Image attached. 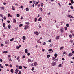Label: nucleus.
Masks as SVG:
<instances>
[{"label":"nucleus","instance_id":"25","mask_svg":"<svg viewBox=\"0 0 74 74\" xmlns=\"http://www.w3.org/2000/svg\"><path fill=\"white\" fill-rule=\"evenodd\" d=\"M10 71L11 72V73H14V70L13 69H12Z\"/></svg>","mask_w":74,"mask_h":74},{"label":"nucleus","instance_id":"58","mask_svg":"<svg viewBox=\"0 0 74 74\" xmlns=\"http://www.w3.org/2000/svg\"><path fill=\"white\" fill-rule=\"evenodd\" d=\"M1 8L3 10L4 9V7H1Z\"/></svg>","mask_w":74,"mask_h":74},{"label":"nucleus","instance_id":"6","mask_svg":"<svg viewBox=\"0 0 74 74\" xmlns=\"http://www.w3.org/2000/svg\"><path fill=\"white\" fill-rule=\"evenodd\" d=\"M63 29H64V28H63L60 29V32H61V33H62L63 32H64V31H63Z\"/></svg>","mask_w":74,"mask_h":74},{"label":"nucleus","instance_id":"12","mask_svg":"<svg viewBox=\"0 0 74 74\" xmlns=\"http://www.w3.org/2000/svg\"><path fill=\"white\" fill-rule=\"evenodd\" d=\"M21 47V45H19V46H17L16 47V48L17 49H19V48Z\"/></svg>","mask_w":74,"mask_h":74},{"label":"nucleus","instance_id":"35","mask_svg":"<svg viewBox=\"0 0 74 74\" xmlns=\"http://www.w3.org/2000/svg\"><path fill=\"white\" fill-rule=\"evenodd\" d=\"M65 30H67V27H65Z\"/></svg>","mask_w":74,"mask_h":74},{"label":"nucleus","instance_id":"22","mask_svg":"<svg viewBox=\"0 0 74 74\" xmlns=\"http://www.w3.org/2000/svg\"><path fill=\"white\" fill-rule=\"evenodd\" d=\"M28 62L29 63V62H32L31 61V59H28Z\"/></svg>","mask_w":74,"mask_h":74},{"label":"nucleus","instance_id":"55","mask_svg":"<svg viewBox=\"0 0 74 74\" xmlns=\"http://www.w3.org/2000/svg\"><path fill=\"white\" fill-rule=\"evenodd\" d=\"M1 45L2 46V47H3V46H4V45H3V44H1Z\"/></svg>","mask_w":74,"mask_h":74},{"label":"nucleus","instance_id":"24","mask_svg":"<svg viewBox=\"0 0 74 74\" xmlns=\"http://www.w3.org/2000/svg\"><path fill=\"white\" fill-rule=\"evenodd\" d=\"M12 9L13 10V11H15V8H14V6H12Z\"/></svg>","mask_w":74,"mask_h":74},{"label":"nucleus","instance_id":"52","mask_svg":"<svg viewBox=\"0 0 74 74\" xmlns=\"http://www.w3.org/2000/svg\"><path fill=\"white\" fill-rule=\"evenodd\" d=\"M70 8H71V9H73V8H74L73 6H71L70 7Z\"/></svg>","mask_w":74,"mask_h":74},{"label":"nucleus","instance_id":"31","mask_svg":"<svg viewBox=\"0 0 74 74\" xmlns=\"http://www.w3.org/2000/svg\"><path fill=\"white\" fill-rule=\"evenodd\" d=\"M41 6H42V7H43V6H44V5L43 4V3L42 2L41 3Z\"/></svg>","mask_w":74,"mask_h":74},{"label":"nucleus","instance_id":"47","mask_svg":"<svg viewBox=\"0 0 74 74\" xmlns=\"http://www.w3.org/2000/svg\"><path fill=\"white\" fill-rule=\"evenodd\" d=\"M23 59L25 58V56L24 55L23 56Z\"/></svg>","mask_w":74,"mask_h":74},{"label":"nucleus","instance_id":"29","mask_svg":"<svg viewBox=\"0 0 74 74\" xmlns=\"http://www.w3.org/2000/svg\"><path fill=\"white\" fill-rule=\"evenodd\" d=\"M38 4V2H36V3L35 4V5L36 6Z\"/></svg>","mask_w":74,"mask_h":74},{"label":"nucleus","instance_id":"46","mask_svg":"<svg viewBox=\"0 0 74 74\" xmlns=\"http://www.w3.org/2000/svg\"><path fill=\"white\" fill-rule=\"evenodd\" d=\"M23 67L24 68V69H27V67L25 66H23Z\"/></svg>","mask_w":74,"mask_h":74},{"label":"nucleus","instance_id":"8","mask_svg":"<svg viewBox=\"0 0 74 74\" xmlns=\"http://www.w3.org/2000/svg\"><path fill=\"white\" fill-rule=\"evenodd\" d=\"M68 55L69 56H71L73 55V54L71 53H70Z\"/></svg>","mask_w":74,"mask_h":74},{"label":"nucleus","instance_id":"34","mask_svg":"<svg viewBox=\"0 0 74 74\" xmlns=\"http://www.w3.org/2000/svg\"><path fill=\"white\" fill-rule=\"evenodd\" d=\"M19 14H17V17H19Z\"/></svg>","mask_w":74,"mask_h":74},{"label":"nucleus","instance_id":"21","mask_svg":"<svg viewBox=\"0 0 74 74\" xmlns=\"http://www.w3.org/2000/svg\"><path fill=\"white\" fill-rule=\"evenodd\" d=\"M54 56H55V58H56L57 56H58V54L56 53L54 54Z\"/></svg>","mask_w":74,"mask_h":74},{"label":"nucleus","instance_id":"64","mask_svg":"<svg viewBox=\"0 0 74 74\" xmlns=\"http://www.w3.org/2000/svg\"><path fill=\"white\" fill-rule=\"evenodd\" d=\"M62 60H65L64 58H62Z\"/></svg>","mask_w":74,"mask_h":74},{"label":"nucleus","instance_id":"51","mask_svg":"<svg viewBox=\"0 0 74 74\" xmlns=\"http://www.w3.org/2000/svg\"><path fill=\"white\" fill-rule=\"evenodd\" d=\"M0 61L1 62H3V60L2 59H0Z\"/></svg>","mask_w":74,"mask_h":74},{"label":"nucleus","instance_id":"57","mask_svg":"<svg viewBox=\"0 0 74 74\" xmlns=\"http://www.w3.org/2000/svg\"><path fill=\"white\" fill-rule=\"evenodd\" d=\"M61 66H62V64H60L58 66L59 67H61Z\"/></svg>","mask_w":74,"mask_h":74},{"label":"nucleus","instance_id":"32","mask_svg":"<svg viewBox=\"0 0 74 74\" xmlns=\"http://www.w3.org/2000/svg\"><path fill=\"white\" fill-rule=\"evenodd\" d=\"M56 63L55 62L53 63V65H52L53 66H55V65Z\"/></svg>","mask_w":74,"mask_h":74},{"label":"nucleus","instance_id":"38","mask_svg":"<svg viewBox=\"0 0 74 74\" xmlns=\"http://www.w3.org/2000/svg\"><path fill=\"white\" fill-rule=\"evenodd\" d=\"M34 67H32V68L31 70H32V71H33V70H34Z\"/></svg>","mask_w":74,"mask_h":74},{"label":"nucleus","instance_id":"2","mask_svg":"<svg viewBox=\"0 0 74 74\" xmlns=\"http://www.w3.org/2000/svg\"><path fill=\"white\" fill-rule=\"evenodd\" d=\"M5 43L6 44H9L10 43V41H9L8 40H6L5 42Z\"/></svg>","mask_w":74,"mask_h":74},{"label":"nucleus","instance_id":"4","mask_svg":"<svg viewBox=\"0 0 74 74\" xmlns=\"http://www.w3.org/2000/svg\"><path fill=\"white\" fill-rule=\"evenodd\" d=\"M30 59L31 62H33V60H34V59L33 58H31Z\"/></svg>","mask_w":74,"mask_h":74},{"label":"nucleus","instance_id":"41","mask_svg":"<svg viewBox=\"0 0 74 74\" xmlns=\"http://www.w3.org/2000/svg\"><path fill=\"white\" fill-rule=\"evenodd\" d=\"M0 17H2V18H3V15L0 14Z\"/></svg>","mask_w":74,"mask_h":74},{"label":"nucleus","instance_id":"54","mask_svg":"<svg viewBox=\"0 0 74 74\" xmlns=\"http://www.w3.org/2000/svg\"><path fill=\"white\" fill-rule=\"evenodd\" d=\"M10 58L11 57V56L10 55H8V58Z\"/></svg>","mask_w":74,"mask_h":74},{"label":"nucleus","instance_id":"26","mask_svg":"<svg viewBox=\"0 0 74 74\" xmlns=\"http://www.w3.org/2000/svg\"><path fill=\"white\" fill-rule=\"evenodd\" d=\"M3 53H8V51H4L3 52Z\"/></svg>","mask_w":74,"mask_h":74},{"label":"nucleus","instance_id":"62","mask_svg":"<svg viewBox=\"0 0 74 74\" xmlns=\"http://www.w3.org/2000/svg\"><path fill=\"white\" fill-rule=\"evenodd\" d=\"M21 74V71H19V73L18 74Z\"/></svg>","mask_w":74,"mask_h":74},{"label":"nucleus","instance_id":"17","mask_svg":"<svg viewBox=\"0 0 74 74\" xmlns=\"http://www.w3.org/2000/svg\"><path fill=\"white\" fill-rule=\"evenodd\" d=\"M69 37L70 38H72V37H73V36H72V35H69Z\"/></svg>","mask_w":74,"mask_h":74},{"label":"nucleus","instance_id":"3","mask_svg":"<svg viewBox=\"0 0 74 74\" xmlns=\"http://www.w3.org/2000/svg\"><path fill=\"white\" fill-rule=\"evenodd\" d=\"M8 17H11V18H12V15H10V13H8Z\"/></svg>","mask_w":74,"mask_h":74},{"label":"nucleus","instance_id":"18","mask_svg":"<svg viewBox=\"0 0 74 74\" xmlns=\"http://www.w3.org/2000/svg\"><path fill=\"white\" fill-rule=\"evenodd\" d=\"M52 51V52H53V51H52V49H49L48 50V52H50V51Z\"/></svg>","mask_w":74,"mask_h":74},{"label":"nucleus","instance_id":"63","mask_svg":"<svg viewBox=\"0 0 74 74\" xmlns=\"http://www.w3.org/2000/svg\"><path fill=\"white\" fill-rule=\"evenodd\" d=\"M51 40L50 39V40H48V42H51Z\"/></svg>","mask_w":74,"mask_h":74},{"label":"nucleus","instance_id":"50","mask_svg":"<svg viewBox=\"0 0 74 74\" xmlns=\"http://www.w3.org/2000/svg\"><path fill=\"white\" fill-rule=\"evenodd\" d=\"M7 22H8V23H9L10 22V21L8 20L7 21Z\"/></svg>","mask_w":74,"mask_h":74},{"label":"nucleus","instance_id":"37","mask_svg":"<svg viewBox=\"0 0 74 74\" xmlns=\"http://www.w3.org/2000/svg\"><path fill=\"white\" fill-rule=\"evenodd\" d=\"M37 62H35L34 64V66H36L37 64Z\"/></svg>","mask_w":74,"mask_h":74},{"label":"nucleus","instance_id":"9","mask_svg":"<svg viewBox=\"0 0 74 74\" xmlns=\"http://www.w3.org/2000/svg\"><path fill=\"white\" fill-rule=\"evenodd\" d=\"M8 28L9 29H11V25L10 24H9L8 26Z\"/></svg>","mask_w":74,"mask_h":74},{"label":"nucleus","instance_id":"36","mask_svg":"<svg viewBox=\"0 0 74 74\" xmlns=\"http://www.w3.org/2000/svg\"><path fill=\"white\" fill-rule=\"evenodd\" d=\"M20 8L22 9V8H23V6L21 5V6L20 7Z\"/></svg>","mask_w":74,"mask_h":74},{"label":"nucleus","instance_id":"60","mask_svg":"<svg viewBox=\"0 0 74 74\" xmlns=\"http://www.w3.org/2000/svg\"><path fill=\"white\" fill-rule=\"evenodd\" d=\"M5 66H8V64H5Z\"/></svg>","mask_w":74,"mask_h":74},{"label":"nucleus","instance_id":"7","mask_svg":"<svg viewBox=\"0 0 74 74\" xmlns=\"http://www.w3.org/2000/svg\"><path fill=\"white\" fill-rule=\"evenodd\" d=\"M67 16V17H69V18H73V17H72V16H71V15H68Z\"/></svg>","mask_w":74,"mask_h":74},{"label":"nucleus","instance_id":"42","mask_svg":"<svg viewBox=\"0 0 74 74\" xmlns=\"http://www.w3.org/2000/svg\"><path fill=\"white\" fill-rule=\"evenodd\" d=\"M3 19H4V20H6V17L5 16H4L3 17Z\"/></svg>","mask_w":74,"mask_h":74},{"label":"nucleus","instance_id":"48","mask_svg":"<svg viewBox=\"0 0 74 74\" xmlns=\"http://www.w3.org/2000/svg\"><path fill=\"white\" fill-rule=\"evenodd\" d=\"M27 55L28 56H29V55H30V53H28Z\"/></svg>","mask_w":74,"mask_h":74},{"label":"nucleus","instance_id":"45","mask_svg":"<svg viewBox=\"0 0 74 74\" xmlns=\"http://www.w3.org/2000/svg\"><path fill=\"white\" fill-rule=\"evenodd\" d=\"M52 45H53L52 44H50V47H52Z\"/></svg>","mask_w":74,"mask_h":74},{"label":"nucleus","instance_id":"43","mask_svg":"<svg viewBox=\"0 0 74 74\" xmlns=\"http://www.w3.org/2000/svg\"><path fill=\"white\" fill-rule=\"evenodd\" d=\"M66 26H67V27H69V24H67L66 25Z\"/></svg>","mask_w":74,"mask_h":74},{"label":"nucleus","instance_id":"19","mask_svg":"<svg viewBox=\"0 0 74 74\" xmlns=\"http://www.w3.org/2000/svg\"><path fill=\"white\" fill-rule=\"evenodd\" d=\"M16 20L15 19H13V22L14 23H15V22L16 23Z\"/></svg>","mask_w":74,"mask_h":74},{"label":"nucleus","instance_id":"61","mask_svg":"<svg viewBox=\"0 0 74 74\" xmlns=\"http://www.w3.org/2000/svg\"><path fill=\"white\" fill-rule=\"evenodd\" d=\"M40 10H41V11H42L43 9H42V8H40Z\"/></svg>","mask_w":74,"mask_h":74},{"label":"nucleus","instance_id":"39","mask_svg":"<svg viewBox=\"0 0 74 74\" xmlns=\"http://www.w3.org/2000/svg\"><path fill=\"white\" fill-rule=\"evenodd\" d=\"M58 59H57L54 60V61H56V62L58 61Z\"/></svg>","mask_w":74,"mask_h":74},{"label":"nucleus","instance_id":"1","mask_svg":"<svg viewBox=\"0 0 74 74\" xmlns=\"http://www.w3.org/2000/svg\"><path fill=\"white\" fill-rule=\"evenodd\" d=\"M25 27L24 29H25L26 30L27 29H29V28H30L29 26L27 25H25Z\"/></svg>","mask_w":74,"mask_h":74},{"label":"nucleus","instance_id":"30","mask_svg":"<svg viewBox=\"0 0 74 74\" xmlns=\"http://www.w3.org/2000/svg\"><path fill=\"white\" fill-rule=\"evenodd\" d=\"M23 26V25L22 24H20L19 25V26L20 27H21V26Z\"/></svg>","mask_w":74,"mask_h":74},{"label":"nucleus","instance_id":"28","mask_svg":"<svg viewBox=\"0 0 74 74\" xmlns=\"http://www.w3.org/2000/svg\"><path fill=\"white\" fill-rule=\"evenodd\" d=\"M19 58H20L19 56H18V57H17V60H19Z\"/></svg>","mask_w":74,"mask_h":74},{"label":"nucleus","instance_id":"23","mask_svg":"<svg viewBox=\"0 0 74 74\" xmlns=\"http://www.w3.org/2000/svg\"><path fill=\"white\" fill-rule=\"evenodd\" d=\"M51 55H47V57L48 58H49L50 57Z\"/></svg>","mask_w":74,"mask_h":74},{"label":"nucleus","instance_id":"14","mask_svg":"<svg viewBox=\"0 0 74 74\" xmlns=\"http://www.w3.org/2000/svg\"><path fill=\"white\" fill-rule=\"evenodd\" d=\"M25 24H26L27 25H30V23L27 22H25Z\"/></svg>","mask_w":74,"mask_h":74},{"label":"nucleus","instance_id":"49","mask_svg":"<svg viewBox=\"0 0 74 74\" xmlns=\"http://www.w3.org/2000/svg\"><path fill=\"white\" fill-rule=\"evenodd\" d=\"M60 49H63V47H61L60 48Z\"/></svg>","mask_w":74,"mask_h":74},{"label":"nucleus","instance_id":"40","mask_svg":"<svg viewBox=\"0 0 74 74\" xmlns=\"http://www.w3.org/2000/svg\"><path fill=\"white\" fill-rule=\"evenodd\" d=\"M69 5H72V4L71 3H70L69 4Z\"/></svg>","mask_w":74,"mask_h":74},{"label":"nucleus","instance_id":"59","mask_svg":"<svg viewBox=\"0 0 74 74\" xmlns=\"http://www.w3.org/2000/svg\"><path fill=\"white\" fill-rule=\"evenodd\" d=\"M70 42H71V43H72L73 42V40H70Z\"/></svg>","mask_w":74,"mask_h":74},{"label":"nucleus","instance_id":"15","mask_svg":"<svg viewBox=\"0 0 74 74\" xmlns=\"http://www.w3.org/2000/svg\"><path fill=\"white\" fill-rule=\"evenodd\" d=\"M3 27H5V23H3Z\"/></svg>","mask_w":74,"mask_h":74},{"label":"nucleus","instance_id":"16","mask_svg":"<svg viewBox=\"0 0 74 74\" xmlns=\"http://www.w3.org/2000/svg\"><path fill=\"white\" fill-rule=\"evenodd\" d=\"M57 40H59V36H58L56 37Z\"/></svg>","mask_w":74,"mask_h":74},{"label":"nucleus","instance_id":"20","mask_svg":"<svg viewBox=\"0 0 74 74\" xmlns=\"http://www.w3.org/2000/svg\"><path fill=\"white\" fill-rule=\"evenodd\" d=\"M14 38H12L10 40V41H14Z\"/></svg>","mask_w":74,"mask_h":74},{"label":"nucleus","instance_id":"53","mask_svg":"<svg viewBox=\"0 0 74 74\" xmlns=\"http://www.w3.org/2000/svg\"><path fill=\"white\" fill-rule=\"evenodd\" d=\"M46 44V43H45V42L43 43V45H45Z\"/></svg>","mask_w":74,"mask_h":74},{"label":"nucleus","instance_id":"5","mask_svg":"<svg viewBox=\"0 0 74 74\" xmlns=\"http://www.w3.org/2000/svg\"><path fill=\"white\" fill-rule=\"evenodd\" d=\"M34 33L36 36H38V34H39V33L37 32H34Z\"/></svg>","mask_w":74,"mask_h":74},{"label":"nucleus","instance_id":"33","mask_svg":"<svg viewBox=\"0 0 74 74\" xmlns=\"http://www.w3.org/2000/svg\"><path fill=\"white\" fill-rule=\"evenodd\" d=\"M18 69H22V66H20Z\"/></svg>","mask_w":74,"mask_h":74},{"label":"nucleus","instance_id":"11","mask_svg":"<svg viewBox=\"0 0 74 74\" xmlns=\"http://www.w3.org/2000/svg\"><path fill=\"white\" fill-rule=\"evenodd\" d=\"M22 38L23 40H25V39H26V37L25 36H23Z\"/></svg>","mask_w":74,"mask_h":74},{"label":"nucleus","instance_id":"27","mask_svg":"<svg viewBox=\"0 0 74 74\" xmlns=\"http://www.w3.org/2000/svg\"><path fill=\"white\" fill-rule=\"evenodd\" d=\"M26 11H29V8H26L25 9Z\"/></svg>","mask_w":74,"mask_h":74},{"label":"nucleus","instance_id":"10","mask_svg":"<svg viewBox=\"0 0 74 74\" xmlns=\"http://www.w3.org/2000/svg\"><path fill=\"white\" fill-rule=\"evenodd\" d=\"M27 49H25V53H28Z\"/></svg>","mask_w":74,"mask_h":74},{"label":"nucleus","instance_id":"44","mask_svg":"<svg viewBox=\"0 0 74 74\" xmlns=\"http://www.w3.org/2000/svg\"><path fill=\"white\" fill-rule=\"evenodd\" d=\"M37 18H35V22H37Z\"/></svg>","mask_w":74,"mask_h":74},{"label":"nucleus","instance_id":"56","mask_svg":"<svg viewBox=\"0 0 74 74\" xmlns=\"http://www.w3.org/2000/svg\"><path fill=\"white\" fill-rule=\"evenodd\" d=\"M16 71L17 72H18L19 70L17 69H16Z\"/></svg>","mask_w":74,"mask_h":74},{"label":"nucleus","instance_id":"13","mask_svg":"<svg viewBox=\"0 0 74 74\" xmlns=\"http://www.w3.org/2000/svg\"><path fill=\"white\" fill-rule=\"evenodd\" d=\"M71 3H72V4H74V1H73V0H71Z\"/></svg>","mask_w":74,"mask_h":74}]
</instances>
